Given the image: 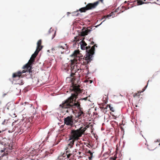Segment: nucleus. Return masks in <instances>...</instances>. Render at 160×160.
Returning <instances> with one entry per match:
<instances>
[{"label":"nucleus","instance_id":"obj_1","mask_svg":"<svg viewBox=\"0 0 160 160\" xmlns=\"http://www.w3.org/2000/svg\"><path fill=\"white\" fill-rule=\"evenodd\" d=\"M80 85L75 84L73 81L70 90L73 92V93H72L71 96L63 101L59 105L64 112L68 113H73L74 109L77 108L79 110L76 115V117L78 119L84 117L85 115L83 108L81 107L80 100H76L78 94L82 92V90L80 89Z\"/></svg>","mask_w":160,"mask_h":160},{"label":"nucleus","instance_id":"obj_2","mask_svg":"<svg viewBox=\"0 0 160 160\" xmlns=\"http://www.w3.org/2000/svg\"><path fill=\"white\" fill-rule=\"evenodd\" d=\"M37 56V55L34 53L33 54L28 63L22 67V68L24 70L22 71H19L17 72L13 73L12 75L13 78H15L17 77H18L19 78H23L24 75H22V74L26 72L28 70L29 73L30 74H31L32 73L31 70L32 64L34 62L35 58Z\"/></svg>","mask_w":160,"mask_h":160},{"label":"nucleus","instance_id":"obj_3","mask_svg":"<svg viewBox=\"0 0 160 160\" xmlns=\"http://www.w3.org/2000/svg\"><path fill=\"white\" fill-rule=\"evenodd\" d=\"M81 54L79 51L75 50L71 55L72 56L74 57L73 60H71V69L72 72L71 75L72 77L74 75L75 73L78 71H80L78 68L79 67L78 61L79 59V57L81 56Z\"/></svg>","mask_w":160,"mask_h":160},{"label":"nucleus","instance_id":"obj_4","mask_svg":"<svg viewBox=\"0 0 160 160\" xmlns=\"http://www.w3.org/2000/svg\"><path fill=\"white\" fill-rule=\"evenodd\" d=\"M90 55L88 54L86 56H84V58H82V56L79 57V59L78 62L79 64V68L80 72L82 70L88 68L87 64L89 63L91 60H92V57H90Z\"/></svg>","mask_w":160,"mask_h":160},{"label":"nucleus","instance_id":"obj_5","mask_svg":"<svg viewBox=\"0 0 160 160\" xmlns=\"http://www.w3.org/2000/svg\"><path fill=\"white\" fill-rule=\"evenodd\" d=\"M79 43L81 45V49L82 50H86V53L84 56H86L88 54L90 55V57H92V55L94 54L95 47H97L96 44H94L91 48L90 46H86L87 44L83 40H81Z\"/></svg>","mask_w":160,"mask_h":160},{"label":"nucleus","instance_id":"obj_6","mask_svg":"<svg viewBox=\"0 0 160 160\" xmlns=\"http://www.w3.org/2000/svg\"><path fill=\"white\" fill-rule=\"evenodd\" d=\"M85 131V129H83L82 130V128H80L77 130H72L69 135V138L77 140L82 136Z\"/></svg>","mask_w":160,"mask_h":160},{"label":"nucleus","instance_id":"obj_7","mask_svg":"<svg viewBox=\"0 0 160 160\" xmlns=\"http://www.w3.org/2000/svg\"><path fill=\"white\" fill-rule=\"evenodd\" d=\"M100 1V0H98L93 3H89L86 5V7L80 8L79 10L74 12V13H77L78 11L81 12H85L86 11L94 9L99 4Z\"/></svg>","mask_w":160,"mask_h":160},{"label":"nucleus","instance_id":"obj_8","mask_svg":"<svg viewBox=\"0 0 160 160\" xmlns=\"http://www.w3.org/2000/svg\"><path fill=\"white\" fill-rule=\"evenodd\" d=\"M65 124L67 125L72 126L73 124V121L72 116H68L64 119Z\"/></svg>","mask_w":160,"mask_h":160},{"label":"nucleus","instance_id":"obj_9","mask_svg":"<svg viewBox=\"0 0 160 160\" xmlns=\"http://www.w3.org/2000/svg\"><path fill=\"white\" fill-rule=\"evenodd\" d=\"M119 8H118L117 9H116V10L113 12H112L111 13H110L109 14L105 16H104L101 19V20H102L104 18L106 19V18H109L110 17H112V18H113L114 17H115V13H116V12H118V10H119Z\"/></svg>","mask_w":160,"mask_h":160},{"label":"nucleus","instance_id":"obj_10","mask_svg":"<svg viewBox=\"0 0 160 160\" xmlns=\"http://www.w3.org/2000/svg\"><path fill=\"white\" fill-rule=\"evenodd\" d=\"M108 101V96L107 95H104L103 96V98L102 99V101L103 102L102 103H101V108H104L105 109H106L107 108V106L105 105L104 107V106L105 105L103 104H106L107 103Z\"/></svg>","mask_w":160,"mask_h":160},{"label":"nucleus","instance_id":"obj_11","mask_svg":"<svg viewBox=\"0 0 160 160\" xmlns=\"http://www.w3.org/2000/svg\"><path fill=\"white\" fill-rule=\"evenodd\" d=\"M69 148H70L67 147L65 149V152L63 153L67 156V157L71 159V156L72 155V153L71 152Z\"/></svg>","mask_w":160,"mask_h":160},{"label":"nucleus","instance_id":"obj_12","mask_svg":"<svg viewBox=\"0 0 160 160\" xmlns=\"http://www.w3.org/2000/svg\"><path fill=\"white\" fill-rule=\"evenodd\" d=\"M62 43V44H60L58 47H55V49L52 48V50H53V49L58 50L59 48H61L62 49H66L68 48L67 44H64Z\"/></svg>","mask_w":160,"mask_h":160},{"label":"nucleus","instance_id":"obj_13","mask_svg":"<svg viewBox=\"0 0 160 160\" xmlns=\"http://www.w3.org/2000/svg\"><path fill=\"white\" fill-rule=\"evenodd\" d=\"M76 141L75 140H74L73 139L71 138H69L68 139L69 143L67 145V147L70 148H72Z\"/></svg>","mask_w":160,"mask_h":160},{"label":"nucleus","instance_id":"obj_14","mask_svg":"<svg viewBox=\"0 0 160 160\" xmlns=\"http://www.w3.org/2000/svg\"><path fill=\"white\" fill-rule=\"evenodd\" d=\"M56 31L54 30L50 29L48 32V35L52 39H53L55 36Z\"/></svg>","mask_w":160,"mask_h":160},{"label":"nucleus","instance_id":"obj_15","mask_svg":"<svg viewBox=\"0 0 160 160\" xmlns=\"http://www.w3.org/2000/svg\"><path fill=\"white\" fill-rule=\"evenodd\" d=\"M150 81V80H148L147 85L144 87V88L143 89V91H142V92L143 91H144L145 90L146 88L147 87V86L148 85V83ZM141 92H140L139 91H138V93H135L133 94V97L134 98H139V96L140 95V94Z\"/></svg>","mask_w":160,"mask_h":160},{"label":"nucleus","instance_id":"obj_16","mask_svg":"<svg viewBox=\"0 0 160 160\" xmlns=\"http://www.w3.org/2000/svg\"><path fill=\"white\" fill-rule=\"evenodd\" d=\"M58 160H70L71 159L67 157V156L63 153L58 157Z\"/></svg>","mask_w":160,"mask_h":160},{"label":"nucleus","instance_id":"obj_17","mask_svg":"<svg viewBox=\"0 0 160 160\" xmlns=\"http://www.w3.org/2000/svg\"><path fill=\"white\" fill-rule=\"evenodd\" d=\"M90 32V30L88 29L85 30L84 31H82L81 33V35L82 36H84L87 35Z\"/></svg>","mask_w":160,"mask_h":160},{"label":"nucleus","instance_id":"obj_18","mask_svg":"<svg viewBox=\"0 0 160 160\" xmlns=\"http://www.w3.org/2000/svg\"><path fill=\"white\" fill-rule=\"evenodd\" d=\"M42 43V41L41 40H38L37 43V48H42V47L41 45Z\"/></svg>","mask_w":160,"mask_h":160},{"label":"nucleus","instance_id":"obj_19","mask_svg":"<svg viewBox=\"0 0 160 160\" xmlns=\"http://www.w3.org/2000/svg\"><path fill=\"white\" fill-rule=\"evenodd\" d=\"M79 37L78 36H76L75 37L74 39H75L72 41V42H75V44L76 43H78L79 41Z\"/></svg>","mask_w":160,"mask_h":160},{"label":"nucleus","instance_id":"obj_20","mask_svg":"<svg viewBox=\"0 0 160 160\" xmlns=\"http://www.w3.org/2000/svg\"><path fill=\"white\" fill-rule=\"evenodd\" d=\"M90 124L87 125H86L84 128L83 127H81L80 128H82V130L83 129H85V131L87 129V128L90 127V128H92V126L91 125H89Z\"/></svg>","mask_w":160,"mask_h":160},{"label":"nucleus","instance_id":"obj_21","mask_svg":"<svg viewBox=\"0 0 160 160\" xmlns=\"http://www.w3.org/2000/svg\"><path fill=\"white\" fill-rule=\"evenodd\" d=\"M42 49V48H37V49L35 51V52L34 53L36 54L37 55L38 54V52H39V51H40Z\"/></svg>","mask_w":160,"mask_h":160},{"label":"nucleus","instance_id":"obj_22","mask_svg":"<svg viewBox=\"0 0 160 160\" xmlns=\"http://www.w3.org/2000/svg\"><path fill=\"white\" fill-rule=\"evenodd\" d=\"M137 2L138 5H141L144 3L142 2V0H137Z\"/></svg>","mask_w":160,"mask_h":160},{"label":"nucleus","instance_id":"obj_23","mask_svg":"<svg viewBox=\"0 0 160 160\" xmlns=\"http://www.w3.org/2000/svg\"><path fill=\"white\" fill-rule=\"evenodd\" d=\"M8 120H5L2 122V124L3 125H6L8 123Z\"/></svg>","mask_w":160,"mask_h":160},{"label":"nucleus","instance_id":"obj_24","mask_svg":"<svg viewBox=\"0 0 160 160\" xmlns=\"http://www.w3.org/2000/svg\"><path fill=\"white\" fill-rule=\"evenodd\" d=\"M108 105V106L109 108H110V110L111 111H112L114 112V108L113 107H111L110 105Z\"/></svg>","mask_w":160,"mask_h":160},{"label":"nucleus","instance_id":"obj_25","mask_svg":"<svg viewBox=\"0 0 160 160\" xmlns=\"http://www.w3.org/2000/svg\"><path fill=\"white\" fill-rule=\"evenodd\" d=\"M7 155H8V153H5L4 152V153H3V154H2V156H1V157H0V158H1V157H2L4 156H6Z\"/></svg>","mask_w":160,"mask_h":160},{"label":"nucleus","instance_id":"obj_26","mask_svg":"<svg viewBox=\"0 0 160 160\" xmlns=\"http://www.w3.org/2000/svg\"><path fill=\"white\" fill-rule=\"evenodd\" d=\"M21 130L22 129H20V131L19 132V133H20V134H21L23 132V131L22 130V131H21Z\"/></svg>","mask_w":160,"mask_h":160},{"label":"nucleus","instance_id":"obj_27","mask_svg":"<svg viewBox=\"0 0 160 160\" xmlns=\"http://www.w3.org/2000/svg\"><path fill=\"white\" fill-rule=\"evenodd\" d=\"M88 152L89 153H90L91 154V155H92V153L91 152L90 150H89L88 151Z\"/></svg>","mask_w":160,"mask_h":160},{"label":"nucleus","instance_id":"obj_28","mask_svg":"<svg viewBox=\"0 0 160 160\" xmlns=\"http://www.w3.org/2000/svg\"><path fill=\"white\" fill-rule=\"evenodd\" d=\"M87 82H89L90 83H91L92 82V80H90V81H87Z\"/></svg>","mask_w":160,"mask_h":160},{"label":"nucleus","instance_id":"obj_29","mask_svg":"<svg viewBox=\"0 0 160 160\" xmlns=\"http://www.w3.org/2000/svg\"><path fill=\"white\" fill-rule=\"evenodd\" d=\"M94 44V42H91V45H93V44Z\"/></svg>","mask_w":160,"mask_h":160},{"label":"nucleus","instance_id":"obj_30","mask_svg":"<svg viewBox=\"0 0 160 160\" xmlns=\"http://www.w3.org/2000/svg\"><path fill=\"white\" fill-rule=\"evenodd\" d=\"M117 158V157H114L113 158V160H116V159Z\"/></svg>","mask_w":160,"mask_h":160},{"label":"nucleus","instance_id":"obj_31","mask_svg":"<svg viewBox=\"0 0 160 160\" xmlns=\"http://www.w3.org/2000/svg\"><path fill=\"white\" fill-rule=\"evenodd\" d=\"M23 81H22L21 82V85H22L23 84Z\"/></svg>","mask_w":160,"mask_h":160},{"label":"nucleus","instance_id":"obj_32","mask_svg":"<svg viewBox=\"0 0 160 160\" xmlns=\"http://www.w3.org/2000/svg\"><path fill=\"white\" fill-rule=\"evenodd\" d=\"M4 152V151H3V150H2L1 151V153H2V152Z\"/></svg>","mask_w":160,"mask_h":160},{"label":"nucleus","instance_id":"obj_33","mask_svg":"<svg viewBox=\"0 0 160 160\" xmlns=\"http://www.w3.org/2000/svg\"><path fill=\"white\" fill-rule=\"evenodd\" d=\"M103 0H101V2L103 3Z\"/></svg>","mask_w":160,"mask_h":160},{"label":"nucleus","instance_id":"obj_34","mask_svg":"<svg viewBox=\"0 0 160 160\" xmlns=\"http://www.w3.org/2000/svg\"><path fill=\"white\" fill-rule=\"evenodd\" d=\"M12 126L14 125V123L13 122L12 123Z\"/></svg>","mask_w":160,"mask_h":160},{"label":"nucleus","instance_id":"obj_35","mask_svg":"<svg viewBox=\"0 0 160 160\" xmlns=\"http://www.w3.org/2000/svg\"><path fill=\"white\" fill-rule=\"evenodd\" d=\"M127 3V1H125V2H124V3Z\"/></svg>","mask_w":160,"mask_h":160},{"label":"nucleus","instance_id":"obj_36","mask_svg":"<svg viewBox=\"0 0 160 160\" xmlns=\"http://www.w3.org/2000/svg\"><path fill=\"white\" fill-rule=\"evenodd\" d=\"M101 130H103V128H101Z\"/></svg>","mask_w":160,"mask_h":160},{"label":"nucleus","instance_id":"obj_37","mask_svg":"<svg viewBox=\"0 0 160 160\" xmlns=\"http://www.w3.org/2000/svg\"><path fill=\"white\" fill-rule=\"evenodd\" d=\"M78 15V13H77L76 14V15L77 16Z\"/></svg>","mask_w":160,"mask_h":160},{"label":"nucleus","instance_id":"obj_38","mask_svg":"<svg viewBox=\"0 0 160 160\" xmlns=\"http://www.w3.org/2000/svg\"><path fill=\"white\" fill-rule=\"evenodd\" d=\"M146 1V0H142V2H143V1Z\"/></svg>","mask_w":160,"mask_h":160},{"label":"nucleus","instance_id":"obj_39","mask_svg":"<svg viewBox=\"0 0 160 160\" xmlns=\"http://www.w3.org/2000/svg\"><path fill=\"white\" fill-rule=\"evenodd\" d=\"M73 78H72V80H73Z\"/></svg>","mask_w":160,"mask_h":160},{"label":"nucleus","instance_id":"obj_40","mask_svg":"<svg viewBox=\"0 0 160 160\" xmlns=\"http://www.w3.org/2000/svg\"><path fill=\"white\" fill-rule=\"evenodd\" d=\"M105 20H103V21H102V22H104V21H105Z\"/></svg>","mask_w":160,"mask_h":160},{"label":"nucleus","instance_id":"obj_41","mask_svg":"<svg viewBox=\"0 0 160 160\" xmlns=\"http://www.w3.org/2000/svg\"><path fill=\"white\" fill-rule=\"evenodd\" d=\"M80 153H81V152H79V154H80Z\"/></svg>","mask_w":160,"mask_h":160},{"label":"nucleus","instance_id":"obj_42","mask_svg":"<svg viewBox=\"0 0 160 160\" xmlns=\"http://www.w3.org/2000/svg\"><path fill=\"white\" fill-rule=\"evenodd\" d=\"M78 144H76V146H77Z\"/></svg>","mask_w":160,"mask_h":160},{"label":"nucleus","instance_id":"obj_43","mask_svg":"<svg viewBox=\"0 0 160 160\" xmlns=\"http://www.w3.org/2000/svg\"><path fill=\"white\" fill-rule=\"evenodd\" d=\"M1 131H0V133H1Z\"/></svg>","mask_w":160,"mask_h":160},{"label":"nucleus","instance_id":"obj_44","mask_svg":"<svg viewBox=\"0 0 160 160\" xmlns=\"http://www.w3.org/2000/svg\"><path fill=\"white\" fill-rule=\"evenodd\" d=\"M102 23V22L100 23L101 25V24Z\"/></svg>","mask_w":160,"mask_h":160}]
</instances>
